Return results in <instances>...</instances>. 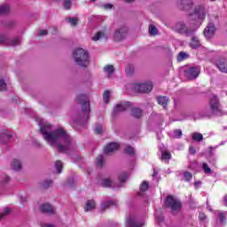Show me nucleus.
<instances>
[{
  "mask_svg": "<svg viewBox=\"0 0 227 227\" xmlns=\"http://www.w3.org/2000/svg\"><path fill=\"white\" fill-rule=\"evenodd\" d=\"M36 120L40 126V133L50 146H57L59 152L63 153L70 150L72 140L67 130L63 128H57L52 130V124L45 121L42 118H36Z\"/></svg>",
  "mask_w": 227,
  "mask_h": 227,
  "instance_id": "f257e3e1",
  "label": "nucleus"
},
{
  "mask_svg": "<svg viewBox=\"0 0 227 227\" xmlns=\"http://www.w3.org/2000/svg\"><path fill=\"white\" fill-rule=\"evenodd\" d=\"M73 59L78 67L86 68L90 66V52L82 48H76L72 53Z\"/></svg>",
  "mask_w": 227,
  "mask_h": 227,
  "instance_id": "f03ea898",
  "label": "nucleus"
},
{
  "mask_svg": "<svg viewBox=\"0 0 227 227\" xmlns=\"http://www.w3.org/2000/svg\"><path fill=\"white\" fill-rule=\"evenodd\" d=\"M77 104H81L82 111L86 114V120H88V114H90V101L85 94H80L76 97Z\"/></svg>",
  "mask_w": 227,
  "mask_h": 227,
  "instance_id": "7ed1b4c3",
  "label": "nucleus"
},
{
  "mask_svg": "<svg viewBox=\"0 0 227 227\" xmlns=\"http://www.w3.org/2000/svg\"><path fill=\"white\" fill-rule=\"evenodd\" d=\"M165 207L171 208L173 212H176V210H180L182 207V203L176 198H174L173 195H170L165 200Z\"/></svg>",
  "mask_w": 227,
  "mask_h": 227,
  "instance_id": "20e7f679",
  "label": "nucleus"
},
{
  "mask_svg": "<svg viewBox=\"0 0 227 227\" xmlns=\"http://www.w3.org/2000/svg\"><path fill=\"white\" fill-rule=\"evenodd\" d=\"M174 29L176 33H179L180 35H186L187 36L194 35V29L188 28L184 22L176 23L174 27Z\"/></svg>",
  "mask_w": 227,
  "mask_h": 227,
  "instance_id": "39448f33",
  "label": "nucleus"
},
{
  "mask_svg": "<svg viewBox=\"0 0 227 227\" xmlns=\"http://www.w3.org/2000/svg\"><path fill=\"white\" fill-rule=\"evenodd\" d=\"M127 33H129V27L127 26H122L117 28L114 34V40L115 42H121L127 38Z\"/></svg>",
  "mask_w": 227,
  "mask_h": 227,
  "instance_id": "423d86ee",
  "label": "nucleus"
},
{
  "mask_svg": "<svg viewBox=\"0 0 227 227\" xmlns=\"http://www.w3.org/2000/svg\"><path fill=\"white\" fill-rule=\"evenodd\" d=\"M153 88V84L149 82L147 83H136L134 85V90L139 91L140 93H150Z\"/></svg>",
  "mask_w": 227,
  "mask_h": 227,
  "instance_id": "0eeeda50",
  "label": "nucleus"
},
{
  "mask_svg": "<svg viewBox=\"0 0 227 227\" xmlns=\"http://www.w3.org/2000/svg\"><path fill=\"white\" fill-rule=\"evenodd\" d=\"M130 108V102L124 101L117 104L114 108V114H120V113H123V111H127V109Z\"/></svg>",
  "mask_w": 227,
  "mask_h": 227,
  "instance_id": "6e6552de",
  "label": "nucleus"
},
{
  "mask_svg": "<svg viewBox=\"0 0 227 227\" xmlns=\"http://www.w3.org/2000/svg\"><path fill=\"white\" fill-rule=\"evenodd\" d=\"M209 106L211 108V111L215 114L221 111V106L219 105V99L217 98L216 96H212Z\"/></svg>",
  "mask_w": 227,
  "mask_h": 227,
  "instance_id": "1a4fd4ad",
  "label": "nucleus"
},
{
  "mask_svg": "<svg viewBox=\"0 0 227 227\" xmlns=\"http://www.w3.org/2000/svg\"><path fill=\"white\" fill-rule=\"evenodd\" d=\"M185 77L188 79H196L200 75V68L198 67H189L184 70Z\"/></svg>",
  "mask_w": 227,
  "mask_h": 227,
  "instance_id": "9d476101",
  "label": "nucleus"
},
{
  "mask_svg": "<svg viewBox=\"0 0 227 227\" xmlns=\"http://www.w3.org/2000/svg\"><path fill=\"white\" fill-rule=\"evenodd\" d=\"M215 35V26L213 23H209L204 29V36L207 40H210Z\"/></svg>",
  "mask_w": 227,
  "mask_h": 227,
  "instance_id": "9b49d317",
  "label": "nucleus"
},
{
  "mask_svg": "<svg viewBox=\"0 0 227 227\" xmlns=\"http://www.w3.org/2000/svg\"><path fill=\"white\" fill-rule=\"evenodd\" d=\"M0 43H4L5 45H12V47H15L16 45H20V38H15L12 41H10L8 37L4 35L0 36Z\"/></svg>",
  "mask_w": 227,
  "mask_h": 227,
  "instance_id": "f8f14e48",
  "label": "nucleus"
},
{
  "mask_svg": "<svg viewBox=\"0 0 227 227\" xmlns=\"http://www.w3.org/2000/svg\"><path fill=\"white\" fill-rule=\"evenodd\" d=\"M194 13L198 19L203 20L207 17V9L203 5H199L195 8Z\"/></svg>",
  "mask_w": 227,
  "mask_h": 227,
  "instance_id": "ddd939ff",
  "label": "nucleus"
},
{
  "mask_svg": "<svg viewBox=\"0 0 227 227\" xmlns=\"http://www.w3.org/2000/svg\"><path fill=\"white\" fill-rule=\"evenodd\" d=\"M216 67L220 72H223V74H227V59H220L215 63Z\"/></svg>",
  "mask_w": 227,
  "mask_h": 227,
  "instance_id": "4468645a",
  "label": "nucleus"
},
{
  "mask_svg": "<svg viewBox=\"0 0 227 227\" xmlns=\"http://www.w3.org/2000/svg\"><path fill=\"white\" fill-rule=\"evenodd\" d=\"M120 148V144L118 143H111L107 145L105 148L106 153H113V152H116Z\"/></svg>",
  "mask_w": 227,
  "mask_h": 227,
  "instance_id": "2eb2a0df",
  "label": "nucleus"
},
{
  "mask_svg": "<svg viewBox=\"0 0 227 227\" xmlns=\"http://www.w3.org/2000/svg\"><path fill=\"white\" fill-rule=\"evenodd\" d=\"M41 212H43L44 214H55L54 207L51 206L50 204H43L40 207Z\"/></svg>",
  "mask_w": 227,
  "mask_h": 227,
  "instance_id": "dca6fc26",
  "label": "nucleus"
},
{
  "mask_svg": "<svg viewBox=\"0 0 227 227\" xmlns=\"http://www.w3.org/2000/svg\"><path fill=\"white\" fill-rule=\"evenodd\" d=\"M11 168L13 171H20V169H22V162H20V160H12Z\"/></svg>",
  "mask_w": 227,
  "mask_h": 227,
  "instance_id": "f3484780",
  "label": "nucleus"
},
{
  "mask_svg": "<svg viewBox=\"0 0 227 227\" xmlns=\"http://www.w3.org/2000/svg\"><path fill=\"white\" fill-rule=\"evenodd\" d=\"M190 47L192 49H198V47H201V42L200 39L194 35L192 36V41L190 43Z\"/></svg>",
  "mask_w": 227,
  "mask_h": 227,
  "instance_id": "a211bd4d",
  "label": "nucleus"
},
{
  "mask_svg": "<svg viewBox=\"0 0 227 227\" xmlns=\"http://www.w3.org/2000/svg\"><path fill=\"white\" fill-rule=\"evenodd\" d=\"M95 207H96L95 200H90L86 202L84 210H85V212H90L91 210H94Z\"/></svg>",
  "mask_w": 227,
  "mask_h": 227,
  "instance_id": "6ab92c4d",
  "label": "nucleus"
},
{
  "mask_svg": "<svg viewBox=\"0 0 227 227\" xmlns=\"http://www.w3.org/2000/svg\"><path fill=\"white\" fill-rule=\"evenodd\" d=\"M143 226L142 223H136V220L134 219V217L129 216L127 219V225L126 227H141Z\"/></svg>",
  "mask_w": 227,
  "mask_h": 227,
  "instance_id": "aec40b11",
  "label": "nucleus"
},
{
  "mask_svg": "<svg viewBox=\"0 0 227 227\" xmlns=\"http://www.w3.org/2000/svg\"><path fill=\"white\" fill-rule=\"evenodd\" d=\"M169 101V99H168V98L164 97V96H160L157 98V102L160 106H162V107H164V109H166V106H168V102Z\"/></svg>",
  "mask_w": 227,
  "mask_h": 227,
  "instance_id": "412c9836",
  "label": "nucleus"
},
{
  "mask_svg": "<svg viewBox=\"0 0 227 227\" xmlns=\"http://www.w3.org/2000/svg\"><path fill=\"white\" fill-rule=\"evenodd\" d=\"M131 116H133V118H141V116H143V110L137 107L132 108Z\"/></svg>",
  "mask_w": 227,
  "mask_h": 227,
  "instance_id": "4be33fe9",
  "label": "nucleus"
},
{
  "mask_svg": "<svg viewBox=\"0 0 227 227\" xmlns=\"http://www.w3.org/2000/svg\"><path fill=\"white\" fill-rule=\"evenodd\" d=\"M104 38H107V35H106V33L104 32H98L94 35L92 37L93 42H98V40H104Z\"/></svg>",
  "mask_w": 227,
  "mask_h": 227,
  "instance_id": "5701e85b",
  "label": "nucleus"
},
{
  "mask_svg": "<svg viewBox=\"0 0 227 227\" xmlns=\"http://www.w3.org/2000/svg\"><path fill=\"white\" fill-rule=\"evenodd\" d=\"M10 139H12V135L8 133H3L2 135H0V143H2L3 145H6V143H8Z\"/></svg>",
  "mask_w": 227,
  "mask_h": 227,
  "instance_id": "b1692460",
  "label": "nucleus"
},
{
  "mask_svg": "<svg viewBox=\"0 0 227 227\" xmlns=\"http://www.w3.org/2000/svg\"><path fill=\"white\" fill-rule=\"evenodd\" d=\"M135 71H136V67H134V65L129 64L126 67L125 72H126V75H128L129 77H130V75H134Z\"/></svg>",
  "mask_w": 227,
  "mask_h": 227,
  "instance_id": "393cba45",
  "label": "nucleus"
},
{
  "mask_svg": "<svg viewBox=\"0 0 227 227\" xmlns=\"http://www.w3.org/2000/svg\"><path fill=\"white\" fill-rule=\"evenodd\" d=\"M192 137L193 141H196L197 143H201V141H203V134L201 133L194 132L192 133Z\"/></svg>",
  "mask_w": 227,
  "mask_h": 227,
  "instance_id": "a878e982",
  "label": "nucleus"
},
{
  "mask_svg": "<svg viewBox=\"0 0 227 227\" xmlns=\"http://www.w3.org/2000/svg\"><path fill=\"white\" fill-rule=\"evenodd\" d=\"M104 72L109 76L113 75V74H114V67L113 65H108L104 67Z\"/></svg>",
  "mask_w": 227,
  "mask_h": 227,
  "instance_id": "bb28decb",
  "label": "nucleus"
},
{
  "mask_svg": "<svg viewBox=\"0 0 227 227\" xmlns=\"http://www.w3.org/2000/svg\"><path fill=\"white\" fill-rule=\"evenodd\" d=\"M10 12V5L4 4L0 6V15H6Z\"/></svg>",
  "mask_w": 227,
  "mask_h": 227,
  "instance_id": "cd10ccee",
  "label": "nucleus"
},
{
  "mask_svg": "<svg viewBox=\"0 0 227 227\" xmlns=\"http://www.w3.org/2000/svg\"><path fill=\"white\" fill-rule=\"evenodd\" d=\"M171 159V153L168 151H163L161 153V160H170Z\"/></svg>",
  "mask_w": 227,
  "mask_h": 227,
  "instance_id": "c85d7f7f",
  "label": "nucleus"
},
{
  "mask_svg": "<svg viewBox=\"0 0 227 227\" xmlns=\"http://www.w3.org/2000/svg\"><path fill=\"white\" fill-rule=\"evenodd\" d=\"M12 212V209L10 207H5L2 212H0V221L1 219H4L6 215H8Z\"/></svg>",
  "mask_w": 227,
  "mask_h": 227,
  "instance_id": "c756f323",
  "label": "nucleus"
},
{
  "mask_svg": "<svg viewBox=\"0 0 227 227\" xmlns=\"http://www.w3.org/2000/svg\"><path fill=\"white\" fill-rule=\"evenodd\" d=\"M189 58V55L187 53L181 51L177 55V61H184V59H187Z\"/></svg>",
  "mask_w": 227,
  "mask_h": 227,
  "instance_id": "7c9ffc66",
  "label": "nucleus"
},
{
  "mask_svg": "<svg viewBox=\"0 0 227 227\" xmlns=\"http://www.w3.org/2000/svg\"><path fill=\"white\" fill-rule=\"evenodd\" d=\"M42 188L43 189H49V187H51V185H52V180L49 179V180H45L42 183Z\"/></svg>",
  "mask_w": 227,
  "mask_h": 227,
  "instance_id": "2f4dec72",
  "label": "nucleus"
},
{
  "mask_svg": "<svg viewBox=\"0 0 227 227\" xmlns=\"http://www.w3.org/2000/svg\"><path fill=\"white\" fill-rule=\"evenodd\" d=\"M218 219L222 224L226 223V213L220 212L218 214Z\"/></svg>",
  "mask_w": 227,
  "mask_h": 227,
  "instance_id": "473e14b6",
  "label": "nucleus"
},
{
  "mask_svg": "<svg viewBox=\"0 0 227 227\" xmlns=\"http://www.w3.org/2000/svg\"><path fill=\"white\" fill-rule=\"evenodd\" d=\"M149 33L153 36H155V35H157V33H159V30L155 27V26L150 25L149 26Z\"/></svg>",
  "mask_w": 227,
  "mask_h": 227,
  "instance_id": "72a5a7b5",
  "label": "nucleus"
},
{
  "mask_svg": "<svg viewBox=\"0 0 227 227\" xmlns=\"http://www.w3.org/2000/svg\"><path fill=\"white\" fill-rule=\"evenodd\" d=\"M110 92L109 90H106L103 94V100L105 104H109V98H110Z\"/></svg>",
  "mask_w": 227,
  "mask_h": 227,
  "instance_id": "f704fd0d",
  "label": "nucleus"
},
{
  "mask_svg": "<svg viewBox=\"0 0 227 227\" xmlns=\"http://www.w3.org/2000/svg\"><path fill=\"white\" fill-rule=\"evenodd\" d=\"M55 167H56V169L58 171V173H61L62 169H63V162H61V160H57L55 162Z\"/></svg>",
  "mask_w": 227,
  "mask_h": 227,
  "instance_id": "c9c22d12",
  "label": "nucleus"
},
{
  "mask_svg": "<svg viewBox=\"0 0 227 227\" xmlns=\"http://www.w3.org/2000/svg\"><path fill=\"white\" fill-rule=\"evenodd\" d=\"M111 205H114V201H107L103 204H101V210H107Z\"/></svg>",
  "mask_w": 227,
  "mask_h": 227,
  "instance_id": "e433bc0d",
  "label": "nucleus"
},
{
  "mask_svg": "<svg viewBox=\"0 0 227 227\" xmlns=\"http://www.w3.org/2000/svg\"><path fill=\"white\" fill-rule=\"evenodd\" d=\"M96 160H97V165L99 168H102L104 166V156L102 155L98 156Z\"/></svg>",
  "mask_w": 227,
  "mask_h": 227,
  "instance_id": "4c0bfd02",
  "label": "nucleus"
},
{
  "mask_svg": "<svg viewBox=\"0 0 227 227\" xmlns=\"http://www.w3.org/2000/svg\"><path fill=\"white\" fill-rule=\"evenodd\" d=\"M102 185L103 187H111V185H113V181L109 178L103 179Z\"/></svg>",
  "mask_w": 227,
  "mask_h": 227,
  "instance_id": "58836bf2",
  "label": "nucleus"
},
{
  "mask_svg": "<svg viewBox=\"0 0 227 227\" xmlns=\"http://www.w3.org/2000/svg\"><path fill=\"white\" fill-rule=\"evenodd\" d=\"M63 6L65 10H70L72 8V0H64Z\"/></svg>",
  "mask_w": 227,
  "mask_h": 227,
  "instance_id": "ea45409f",
  "label": "nucleus"
},
{
  "mask_svg": "<svg viewBox=\"0 0 227 227\" xmlns=\"http://www.w3.org/2000/svg\"><path fill=\"white\" fill-rule=\"evenodd\" d=\"M202 169L206 175H210V173H212V169L208 168V164L207 163H202Z\"/></svg>",
  "mask_w": 227,
  "mask_h": 227,
  "instance_id": "a19ab883",
  "label": "nucleus"
},
{
  "mask_svg": "<svg viewBox=\"0 0 227 227\" xmlns=\"http://www.w3.org/2000/svg\"><path fill=\"white\" fill-rule=\"evenodd\" d=\"M182 136H183L182 129H175L174 130L173 137H175L176 139H180V137H182Z\"/></svg>",
  "mask_w": 227,
  "mask_h": 227,
  "instance_id": "79ce46f5",
  "label": "nucleus"
},
{
  "mask_svg": "<svg viewBox=\"0 0 227 227\" xmlns=\"http://www.w3.org/2000/svg\"><path fill=\"white\" fill-rule=\"evenodd\" d=\"M148 187H149V184H148V182L146 181H144L141 185H140V191L142 192H145V191H148Z\"/></svg>",
  "mask_w": 227,
  "mask_h": 227,
  "instance_id": "37998d69",
  "label": "nucleus"
},
{
  "mask_svg": "<svg viewBox=\"0 0 227 227\" xmlns=\"http://www.w3.org/2000/svg\"><path fill=\"white\" fill-rule=\"evenodd\" d=\"M127 178H128L127 173H122L119 176V181L121 182V184L127 182Z\"/></svg>",
  "mask_w": 227,
  "mask_h": 227,
  "instance_id": "c03bdc74",
  "label": "nucleus"
},
{
  "mask_svg": "<svg viewBox=\"0 0 227 227\" xmlns=\"http://www.w3.org/2000/svg\"><path fill=\"white\" fill-rule=\"evenodd\" d=\"M184 176L186 182H191V180H192V174L191 172H184Z\"/></svg>",
  "mask_w": 227,
  "mask_h": 227,
  "instance_id": "a18cd8bd",
  "label": "nucleus"
},
{
  "mask_svg": "<svg viewBox=\"0 0 227 227\" xmlns=\"http://www.w3.org/2000/svg\"><path fill=\"white\" fill-rule=\"evenodd\" d=\"M94 132L95 134H102V124H96Z\"/></svg>",
  "mask_w": 227,
  "mask_h": 227,
  "instance_id": "49530a36",
  "label": "nucleus"
},
{
  "mask_svg": "<svg viewBox=\"0 0 227 227\" xmlns=\"http://www.w3.org/2000/svg\"><path fill=\"white\" fill-rule=\"evenodd\" d=\"M66 20H67L71 26H77V19L75 18H68Z\"/></svg>",
  "mask_w": 227,
  "mask_h": 227,
  "instance_id": "de8ad7c7",
  "label": "nucleus"
},
{
  "mask_svg": "<svg viewBox=\"0 0 227 227\" xmlns=\"http://www.w3.org/2000/svg\"><path fill=\"white\" fill-rule=\"evenodd\" d=\"M125 153H129V155H134V147L127 146L125 149Z\"/></svg>",
  "mask_w": 227,
  "mask_h": 227,
  "instance_id": "09e8293b",
  "label": "nucleus"
},
{
  "mask_svg": "<svg viewBox=\"0 0 227 227\" xmlns=\"http://www.w3.org/2000/svg\"><path fill=\"white\" fill-rule=\"evenodd\" d=\"M181 4H183V6H191L192 0H181Z\"/></svg>",
  "mask_w": 227,
  "mask_h": 227,
  "instance_id": "8fccbe9b",
  "label": "nucleus"
},
{
  "mask_svg": "<svg viewBox=\"0 0 227 227\" xmlns=\"http://www.w3.org/2000/svg\"><path fill=\"white\" fill-rule=\"evenodd\" d=\"M20 201L22 205H26V203L27 202V196L26 195L20 196Z\"/></svg>",
  "mask_w": 227,
  "mask_h": 227,
  "instance_id": "3c124183",
  "label": "nucleus"
},
{
  "mask_svg": "<svg viewBox=\"0 0 227 227\" xmlns=\"http://www.w3.org/2000/svg\"><path fill=\"white\" fill-rule=\"evenodd\" d=\"M4 90H6V82H4V80H0V91Z\"/></svg>",
  "mask_w": 227,
  "mask_h": 227,
  "instance_id": "603ef678",
  "label": "nucleus"
},
{
  "mask_svg": "<svg viewBox=\"0 0 227 227\" xmlns=\"http://www.w3.org/2000/svg\"><path fill=\"white\" fill-rule=\"evenodd\" d=\"M49 35V32L47 30H40L38 33L39 36H47Z\"/></svg>",
  "mask_w": 227,
  "mask_h": 227,
  "instance_id": "864d4df0",
  "label": "nucleus"
},
{
  "mask_svg": "<svg viewBox=\"0 0 227 227\" xmlns=\"http://www.w3.org/2000/svg\"><path fill=\"white\" fill-rule=\"evenodd\" d=\"M103 7L105 8V10H113V4H105L103 5Z\"/></svg>",
  "mask_w": 227,
  "mask_h": 227,
  "instance_id": "5fc2aeb1",
  "label": "nucleus"
},
{
  "mask_svg": "<svg viewBox=\"0 0 227 227\" xmlns=\"http://www.w3.org/2000/svg\"><path fill=\"white\" fill-rule=\"evenodd\" d=\"M199 219L200 221H205V219H207V215H205V213H200L199 215Z\"/></svg>",
  "mask_w": 227,
  "mask_h": 227,
  "instance_id": "6e6d98bb",
  "label": "nucleus"
},
{
  "mask_svg": "<svg viewBox=\"0 0 227 227\" xmlns=\"http://www.w3.org/2000/svg\"><path fill=\"white\" fill-rule=\"evenodd\" d=\"M10 180H11L10 176H4V177L3 179V183L8 184V182H10Z\"/></svg>",
  "mask_w": 227,
  "mask_h": 227,
  "instance_id": "4d7b16f0",
  "label": "nucleus"
},
{
  "mask_svg": "<svg viewBox=\"0 0 227 227\" xmlns=\"http://www.w3.org/2000/svg\"><path fill=\"white\" fill-rule=\"evenodd\" d=\"M189 152L192 155H194V153H196V149H194V147L191 146L189 148Z\"/></svg>",
  "mask_w": 227,
  "mask_h": 227,
  "instance_id": "13d9d810",
  "label": "nucleus"
},
{
  "mask_svg": "<svg viewBox=\"0 0 227 227\" xmlns=\"http://www.w3.org/2000/svg\"><path fill=\"white\" fill-rule=\"evenodd\" d=\"M41 227H56V226L51 223H41Z\"/></svg>",
  "mask_w": 227,
  "mask_h": 227,
  "instance_id": "bf43d9fd",
  "label": "nucleus"
},
{
  "mask_svg": "<svg viewBox=\"0 0 227 227\" xmlns=\"http://www.w3.org/2000/svg\"><path fill=\"white\" fill-rule=\"evenodd\" d=\"M195 187H200V185H201V181H197L194 184Z\"/></svg>",
  "mask_w": 227,
  "mask_h": 227,
  "instance_id": "052dcab7",
  "label": "nucleus"
},
{
  "mask_svg": "<svg viewBox=\"0 0 227 227\" xmlns=\"http://www.w3.org/2000/svg\"><path fill=\"white\" fill-rule=\"evenodd\" d=\"M124 3H134L135 0H123Z\"/></svg>",
  "mask_w": 227,
  "mask_h": 227,
  "instance_id": "680f3d73",
  "label": "nucleus"
},
{
  "mask_svg": "<svg viewBox=\"0 0 227 227\" xmlns=\"http://www.w3.org/2000/svg\"><path fill=\"white\" fill-rule=\"evenodd\" d=\"M158 173L154 171L153 176L155 178V176H157Z\"/></svg>",
  "mask_w": 227,
  "mask_h": 227,
  "instance_id": "e2e57ef3",
  "label": "nucleus"
},
{
  "mask_svg": "<svg viewBox=\"0 0 227 227\" xmlns=\"http://www.w3.org/2000/svg\"><path fill=\"white\" fill-rule=\"evenodd\" d=\"M224 201H225L226 206H227V195L224 197Z\"/></svg>",
  "mask_w": 227,
  "mask_h": 227,
  "instance_id": "0e129e2a",
  "label": "nucleus"
},
{
  "mask_svg": "<svg viewBox=\"0 0 227 227\" xmlns=\"http://www.w3.org/2000/svg\"><path fill=\"white\" fill-rule=\"evenodd\" d=\"M92 3H95L97 0H90Z\"/></svg>",
  "mask_w": 227,
  "mask_h": 227,
  "instance_id": "69168bd1",
  "label": "nucleus"
},
{
  "mask_svg": "<svg viewBox=\"0 0 227 227\" xmlns=\"http://www.w3.org/2000/svg\"><path fill=\"white\" fill-rule=\"evenodd\" d=\"M211 1H215V0H211Z\"/></svg>",
  "mask_w": 227,
  "mask_h": 227,
  "instance_id": "338daca9",
  "label": "nucleus"
}]
</instances>
